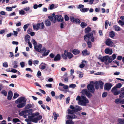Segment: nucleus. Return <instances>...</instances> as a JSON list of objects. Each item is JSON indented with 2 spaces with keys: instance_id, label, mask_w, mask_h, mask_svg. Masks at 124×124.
Masks as SVG:
<instances>
[{
  "instance_id": "f257e3e1",
  "label": "nucleus",
  "mask_w": 124,
  "mask_h": 124,
  "mask_svg": "<svg viewBox=\"0 0 124 124\" xmlns=\"http://www.w3.org/2000/svg\"><path fill=\"white\" fill-rule=\"evenodd\" d=\"M82 94L81 97L79 96H78L76 98V100L78 101V103L79 105L85 106L89 102L88 100L83 95L85 94L88 98H90L91 97L92 95L91 93L88 92L86 89L82 90Z\"/></svg>"
},
{
  "instance_id": "f03ea898",
  "label": "nucleus",
  "mask_w": 124,
  "mask_h": 124,
  "mask_svg": "<svg viewBox=\"0 0 124 124\" xmlns=\"http://www.w3.org/2000/svg\"><path fill=\"white\" fill-rule=\"evenodd\" d=\"M91 28L90 27H87L85 29V32L87 33L84 36V39L85 41H87L88 40H90L93 42L94 41V37L93 36V33L92 32L89 33L91 30Z\"/></svg>"
},
{
  "instance_id": "7ed1b4c3",
  "label": "nucleus",
  "mask_w": 124,
  "mask_h": 124,
  "mask_svg": "<svg viewBox=\"0 0 124 124\" xmlns=\"http://www.w3.org/2000/svg\"><path fill=\"white\" fill-rule=\"evenodd\" d=\"M26 101L24 97H22L16 101L15 103L16 104H19L17 105V107L19 108H21L25 106Z\"/></svg>"
},
{
  "instance_id": "20e7f679",
  "label": "nucleus",
  "mask_w": 124,
  "mask_h": 124,
  "mask_svg": "<svg viewBox=\"0 0 124 124\" xmlns=\"http://www.w3.org/2000/svg\"><path fill=\"white\" fill-rule=\"evenodd\" d=\"M62 56L63 59H67V58L70 59L73 56L72 54L70 52H68L67 50L64 51V53L62 54Z\"/></svg>"
},
{
  "instance_id": "39448f33",
  "label": "nucleus",
  "mask_w": 124,
  "mask_h": 124,
  "mask_svg": "<svg viewBox=\"0 0 124 124\" xmlns=\"http://www.w3.org/2000/svg\"><path fill=\"white\" fill-rule=\"evenodd\" d=\"M32 110V109H30L22 111L19 113V115L21 116H23V117L26 118L28 115H29V113H30V112Z\"/></svg>"
},
{
  "instance_id": "423d86ee",
  "label": "nucleus",
  "mask_w": 124,
  "mask_h": 124,
  "mask_svg": "<svg viewBox=\"0 0 124 124\" xmlns=\"http://www.w3.org/2000/svg\"><path fill=\"white\" fill-rule=\"evenodd\" d=\"M94 83L92 81L90 82V83L87 86V88L89 91L93 93L94 91Z\"/></svg>"
},
{
  "instance_id": "0eeeda50",
  "label": "nucleus",
  "mask_w": 124,
  "mask_h": 124,
  "mask_svg": "<svg viewBox=\"0 0 124 124\" xmlns=\"http://www.w3.org/2000/svg\"><path fill=\"white\" fill-rule=\"evenodd\" d=\"M70 108L72 109H74L75 112H77L82 109L81 107L78 106H76L75 107L72 105L70 106Z\"/></svg>"
},
{
  "instance_id": "6e6552de",
  "label": "nucleus",
  "mask_w": 124,
  "mask_h": 124,
  "mask_svg": "<svg viewBox=\"0 0 124 124\" xmlns=\"http://www.w3.org/2000/svg\"><path fill=\"white\" fill-rule=\"evenodd\" d=\"M41 51L43 52V53L42 54V56H40L41 58L47 55L49 52V50H46L45 47H43Z\"/></svg>"
},
{
  "instance_id": "1a4fd4ad",
  "label": "nucleus",
  "mask_w": 124,
  "mask_h": 124,
  "mask_svg": "<svg viewBox=\"0 0 124 124\" xmlns=\"http://www.w3.org/2000/svg\"><path fill=\"white\" fill-rule=\"evenodd\" d=\"M42 47V45L41 44H38L34 47L35 50L38 52L41 51V48Z\"/></svg>"
},
{
  "instance_id": "9d476101",
  "label": "nucleus",
  "mask_w": 124,
  "mask_h": 124,
  "mask_svg": "<svg viewBox=\"0 0 124 124\" xmlns=\"http://www.w3.org/2000/svg\"><path fill=\"white\" fill-rule=\"evenodd\" d=\"M106 45L111 47L113 46L114 45L113 42L110 39H108L106 40Z\"/></svg>"
},
{
  "instance_id": "9b49d317",
  "label": "nucleus",
  "mask_w": 124,
  "mask_h": 124,
  "mask_svg": "<svg viewBox=\"0 0 124 124\" xmlns=\"http://www.w3.org/2000/svg\"><path fill=\"white\" fill-rule=\"evenodd\" d=\"M112 86V85L111 83H107L105 84L104 88V89L108 91L110 90Z\"/></svg>"
},
{
  "instance_id": "f8f14e48",
  "label": "nucleus",
  "mask_w": 124,
  "mask_h": 124,
  "mask_svg": "<svg viewBox=\"0 0 124 124\" xmlns=\"http://www.w3.org/2000/svg\"><path fill=\"white\" fill-rule=\"evenodd\" d=\"M111 92L114 94L116 95L119 94L120 93L119 91H117V89L115 87H113L111 90Z\"/></svg>"
},
{
  "instance_id": "ddd939ff",
  "label": "nucleus",
  "mask_w": 124,
  "mask_h": 124,
  "mask_svg": "<svg viewBox=\"0 0 124 124\" xmlns=\"http://www.w3.org/2000/svg\"><path fill=\"white\" fill-rule=\"evenodd\" d=\"M104 52L106 54L111 55L113 53V50L111 48H107L105 49Z\"/></svg>"
},
{
  "instance_id": "4468645a",
  "label": "nucleus",
  "mask_w": 124,
  "mask_h": 124,
  "mask_svg": "<svg viewBox=\"0 0 124 124\" xmlns=\"http://www.w3.org/2000/svg\"><path fill=\"white\" fill-rule=\"evenodd\" d=\"M71 21L73 22H75L79 24L81 23L80 20L78 18H75L74 17H72L70 18Z\"/></svg>"
},
{
  "instance_id": "2eb2a0df",
  "label": "nucleus",
  "mask_w": 124,
  "mask_h": 124,
  "mask_svg": "<svg viewBox=\"0 0 124 124\" xmlns=\"http://www.w3.org/2000/svg\"><path fill=\"white\" fill-rule=\"evenodd\" d=\"M47 66V65L44 62H42L39 66V69L42 70L44 69Z\"/></svg>"
},
{
  "instance_id": "dca6fc26",
  "label": "nucleus",
  "mask_w": 124,
  "mask_h": 124,
  "mask_svg": "<svg viewBox=\"0 0 124 124\" xmlns=\"http://www.w3.org/2000/svg\"><path fill=\"white\" fill-rule=\"evenodd\" d=\"M13 96L12 92L11 91H9L8 93L7 98L9 100H10Z\"/></svg>"
},
{
  "instance_id": "f3484780",
  "label": "nucleus",
  "mask_w": 124,
  "mask_h": 124,
  "mask_svg": "<svg viewBox=\"0 0 124 124\" xmlns=\"http://www.w3.org/2000/svg\"><path fill=\"white\" fill-rule=\"evenodd\" d=\"M95 84H98L100 85V87L101 89H102L103 87L104 83L101 81H96Z\"/></svg>"
},
{
  "instance_id": "a211bd4d",
  "label": "nucleus",
  "mask_w": 124,
  "mask_h": 124,
  "mask_svg": "<svg viewBox=\"0 0 124 124\" xmlns=\"http://www.w3.org/2000/svg\"><path fill=\"white\" fill-rule=\"evenodd\" d=\"M61 59V56L59 54H58L55 56L54 58V60L55 61H58Z\"/></svg>"
},
{
  "instance_id": "6ab92c4d",
  "label": "nucleus",
  "mask_w": 124,
  "mask_h": 124,
  "mask_svg": "<svg viewBox=\"0 0 124 124\" xmlns=\"http://www.w3.org/2000/svg\"><path fill=\"white\" fill-rule=\"evenodd\" d=\"M108 59V56L107 55L104 57L102 58H101V60L102 62H104V61L107 62V61Z\"/></svg>"
},
{
  "instance_id": "aec40b11",
  "label": "nucleus",
  "mask_w": 124,
  "mask_h": 124,
  "mask_svg": "<svg viewBox=\"0 0 124 124\" xmlns=\"http://www.w3.org/2000/svg\"><path fill=\"white\" fill-rule=\"evenodd\" d=\"M39 25V29L40 30L43 29L45 28V26L43 23L42 22L40 23H38Z\"/></svg>"
},
{
  "instance_id": "412c9836",
  "label": "nucleus",
  "mask_w": 124,
  "mask_h": 124,
  "mask_svg": "<svg viewBox=\"0 0 124 124\" xmlns=\"http://www.w3.org/2000/svg\"><path fill=\"white\" fill-rule=\"evenodd\" d=\"M82 54L83 55L85 56L89 55V53L88 52L87 50L85 49L82 51Z\"/></svg>"
},
{
  "instance_id": "4be33fe9",
  "label": "nucleus",
  "mask_w": 124,
  "mask_h": 124,
  "mask_svg": "<svg viewBox=\"0 0 124 124\" xmlns=\"http://www.w3.org/2000/svg\"><path fill=\"white\" fill-rule=\"evenodd\" d=\"M39 25L38 23H37L36 25H34L33 26V29L36 31H38L39 29Z\"/></svg>"
},
{
  "instance_id": "5701e85b",
  "label": "nucleus",
  "mask_w": 124,
  "mask_h": 124,
  "mask_svg": "<svg viewBox=\"0 0 124 124\" xmlns=\"http://www.w3.org/2000/svg\"><path fill=\"white\" fill-rule=\"evenodd\" d=\"M72 52L74 54L77 55L79 53L80 51L78 49H74L72 51Z\"/></svg>"
},
{
  "instance_id": "b1692460",
  "label": "nucleus",
  "mask_w": 124,
  "mask_h": 124,
  "mask_svg": "<svg viewBox=\"0 0 124 124\" xmlns=\"http://www.w3.org/2000/svg\"><path fill=\"white\" fill-rule=\"evenodd\" d=\"M45 22L46 26H49L51 25L50 21L48 19L45 20Z\"/></svg>"
},
{
  "instance_id": "393cba45",
  "label": "nucleus",
  "mask_w": 124,
  "mask_h": 124,
  "mask_svg": "<svg viewBox=\"0 0 124 124\" xmlns=\"http://www.w3.org/2000/svg\"><path fill=\"white\" fill-rule=\"evenodd\" d=\"M17 62L16 61H14L12 64L13 65V68H16L18 67L17 65Z\"/></svg>"
},
{
  "instance_id": "a878e982",
  "label": "nucleus",
  "mask_w": 124,
  "mask_h": 124,
  "mask_svg": "<svg viewBox=\"0 0 124 124\" xmlns=\"http://www.w3.org/2000/svg\"><path fill=\"white\" fill-rule=\"evenodd\" d=\"M29 114L30 115H32L35 116L39 115V113L38 112H36L34 113H33L31 112H30V113H29Z\"/></svg>"
},
{
  "instance_id": "bb28decb",
  "label": "nucleus",
  "mask_w": 124,
  "mask_h": 124,
  "mask_svg": "<svg viewBox=\"0 0 124 124\" xmlns=\"http://www.w3.org/2000/svg\"><path fill=\"white\" fill-rule=\"evenodd\" d=\"M109 36L111 38L114 37L115 36V32L113 31H111L109 33Z\"/></svg>"
},
{
  "instance_id": "cd10ccee",
  "label": "nucleus",
  "mask_w": 124,
  "mask_h": 124,
  "mask_svg": "<svg viewBox=\"0 0 124 124\" xmlns=\"http://www.w3.org/2000/svg\"><path fill=\"white\" fill-rule=\"evenodd\" d=\"M89 10V8H81L80 9V11L82 12H85L88 11Z\"/></svg>"
},
{
  "instance_id": "c85d7f7f",
  "label": "nucleus",
  "mask_w": 124,
  "mask_h": 124,
  "mask_svg": "<svg viewBox=\"0 0 124 124\" xmlns=\"http://www.w3.org/2000/svg\"><path fill=\"white\" fill-rule=\"evenodd\" d=\"M58 15H56L54 17L53 19L54 20L53 21V22L54 23H55L56 21H58Z\"/></svg>"
},
{
  "instance_id": "c756f323",
  "label": "nucleus",
  "mask_w": 124,
  "mask_h": 124,
  "mask_svg": "<svg viewBox=\"0 0 124 124\" xmlns=\"http://www.w3.org/2000/svg\"><path fill=\"white\" fill-rule=\"evenodd\" d=\"M86 62V61L83 60L82 62V64H80L79 65V67L80 68H83L85 66V65L84 64V63Z\"/></svg>"
},
{
  "instance_id": "7c9ffc66",
  "label": "nucleus",
  "mask_w": 124,
  "mask_h": 124,
  "mask_svg": "<svg viewBox=\"0 0 124 124\" xmlns=\"http://www.w3.org/2000/svg\"><path fill=\"white\" fill-rule=\"evenodd\" d=\"M30 38L28 35H26L25 36V40L26 41H28L30 40Z\"/></svg>"
},
{
  "instance_id": "2f4dec72",
  "label": "nucleus",
  "mask_w": 124,
  "mask_h": 124,
  "mask_svg": "<svg viewBox=\"0 0 124 124\" xmlns=\"http://www.w3.org/2000/svg\"><path fill=\"white\" fill-rule=\"evenodd\" d=\"M114 28L116 31H118L120 30V28L117 25H115L114 26Z\"/></svg>"
},
{
  "instance_id": "473e14b6",
  "label": "nucleus",
  "mask_w": 124,
  "mask_h": 124,
  "mask_svg": "<svg viewBox=\"0 0 124 124\" xmlns=\"http://www.w3.org/2000/svg\"><path fill=\"white\" fill-rule=\"evenodd\" d=\"M87 25V24L86 23L82 22L80 26H81L82 28H84Z\"/></svg>"
},
{
  "instance_id": "72a5a7b5",
  "label": "nucleus",
  "mask_w": 124,
  "mask_h": 124,
  "mask_svg": "<svg viewBox=\"0 0 124 124\" xmlns=\"http://www.w3.org/2000/svg\"><path fill=\"white\" fill-rule=\"evenodd\" d=\"M66 124H74V123L72 121V120H68L66 121Z\"/></svg>"
},
{
  "instance_id": "f704fd0d",
  "label": "nucleus",
  "mask_w": 124,
  "mask_h": 124,
  "mask_svg": "<svg viewBox=\"0 0 124 124\" xmlns=\"http://www.w3.org/2000/svg\"><path fill=\"white\" fill-rule=\"evenodd\" d=\"M118 121L121 124H124V118L123 119H118Z\"/></svg>"
},
{
  "instance_id": "c9c22d12",
  "label": "nucleus",
  "mask_w": 124,
  "mask_h": 124,
  "mask_svg": "<svg viewBox=\"0 0 124 124\" xmlns=\"http://www.w3.org/2000/svg\"><path fill=\"white\" fill-rule=\"evenodd\" d=\"M68 114H73L74 112H75L74 111V109H72V110H70V109H69L68 110Z\"/></svg>"
},
{
  "instance_id": "e433bc0d",
  "label": "nucleus",
  "mask_w": 124,
  "mask_h": 124,
  "mask_svg": "<svg viewBox=\"0 0 124 124\" xmlns=\"http://www.w3.org/2000/svg\"><path fill=\"white\" fill-rule=\"evenodd\" d=\"M54 115V118L55 120H56L58 117L59 116V115L58 114H56L55 112H54L53 113Z\"/></svg>"
},
{
  "instance_id": "4c0bfd02",
  "label": "nucleus",
  "mask_w": 124,
  "mask_h": 124,
  "mask_svg": "<svg viewBox=\"0 0 124 124\" xmlns=\"http://www.w3.org/2000/svg\"><path fill=\"white\" fill-rule=\"evenodd\" d=\"M31 107L32 106L31 104L29 103L26 105L25 108L26 109H29L31 108Z\"/></svg>"
},
{
  "instance_id": "58836bf2",
  "label": "nucleus",
  "mask_w": 124,
  "mask_h": 124,
  "mask_svg": "<svg viewBox=\"0 0 124 124\" xmlns=\"http://www.w3.org/2000/svg\"><path fill=\"white\" fill-rule=\"evenodd\" d=\"M89 40L87 41H88L87 42V44L88 47L89 48H91L92 46V43Z\"/></svg>"
},
{
  "instance_id": "ea45409f",
  "label": "nucleus",
  "mask_w": 124,
  "mask_h": 124,
  "mask_svg": "<svg viewBox=\"0 0 124 124\" xmlns=\"http://www.w3.org/2000/svg\"><path fill=\"white\" fill-rule=\"evenodd\" d=\"M31 42L33 44L34 47L37 45V42L34 39H32V40Z\"/></svg>"
},
{
  "instance_id": "a19ab883",
  "label": "nucleus",
  "mask_w": 124,
  "mask_h": 124,
  "mask_svg": "<svg viewBox=\"0 0 124 124\" xmlns=\"http://www.w3.org/2000/svg\"><path fill=\"white\" fill-rule=\"evenodd\" d=\"M122 86V85L121 83H118L116 85L115 87L116 88H120Z\"/></svg>"
},
{
  "instance_id": "79ce46f5",
  "label": "nucleus",
  "mask_w": 124,
  "mask_h": 124,
  "mask_svg": "<svg viewBox=\"0 0 124 124\" xmlns=\"http://www.w3.org/2000/svg\"><path fill=\"white\" fill-rule=\"evenodd\" d=\"M69 86L70 88L74 89L76 86L75 84H72L70 85Z\"/></svg>"
},
{
  "instance_id": "37998d69",
  "label": "nucleus",
  "mask_w": 124,
  "mask_h": 124,
  "mask_svg": "<svg viewBox=\"0 0 124 124\" xmlns=\"http://www.w3.org/2000/svg\"><path fill=\"white\" fill-rule=\"evenodd\" d=\"M109 23V22L108 20H106V21L105 24V28L106 29H107V27Z\"/></svg>"
},
{
  "instance_id": "c03bdc74",
  "label": "nucleus",
  "mask_w": 124,
  "mask_h": 124,
  "mask_svg": "<svg viewBox=\"0 0 124 124\" xmlns=\"http://www.w3.org/2000/svg\"><path fill=\"white\" fill-rule=\"evenodd\" d=\"M54 4H52L50 5L48 7V9L50 10H52L54 8Z\"/></svg>"
},
{
  "instance_id": "a18cd8bd",
  "label": "nucleus",
  "mask_w": 124,
  "mask_h": 124,
  "mask_svg": "<svg viewBox=\"0 0 124 124\" xmlns=\"http://www.w3.org/2000/svg\"><path fill=\"white\" fill-rule=\"evenodd\" d=\"M25 62H21L20 63V65L21 67L23 68L25 66Z\"/></svg>"
},
{
  "instance_id": "49530a36",
  "label": "nucleus",
  "mask_w": 124,
  "mask_h": 124,
  "mask_svg": "<svg viewBox=\"0 0 124 124\" xmlns=\"http://www.w3.org/2000/svg\"><path fill=\"white\" fill-rule=\"evenodd\" d=\"M73 118V116H70L69 115H68L67 116V119L69 120H71Z\"/></svg>"
},
{
  "instance_id": "de8ad7c7",
  "label": "nucleus",
  "mask_w": 124,
  "mask_h": 124,
  "mask_svg": "<svg viewBox=\"0 0 124 124\" xmlns=\"http://www.w3.org/2000/svg\"><path fill=\"white\" fill-rule=\"evenodd\" d=\"M115 103L116 104H118L121 103V100L119 99H117L115 100Z\"/></svg>"
},
{
  "instance_id": "09e8293b",
  "label": "nucleus",
  "mask_w": 124,
  "mask_h": 124,
  "mask_svg": "<svg viewBox=\"0 0 124 124\" xmlns=\"http://www.w3.org/2000/svg\"><path fill=\"white\" fill-rule=\"evenodd\" d=\"M6 9L7 11H12V8L11 7H8L6 8Z\"/></svg>"
},
{
  "instance_id": "8fccbe9b",
  "label": "nucleus",
  "mask_w": 124,
  "mask_h": 124,
  "mask_svg": "<svg viewBox=\"0 0 124 124\" xmlns=\"http://www.w3.org/2000/svg\"><path fill=\"white\" fill-rule=\"evenodd\" d=\"M38 120L37 117H36L35 118H33V119L32 121V122L34 123H37L38 122Z\"/></svg>"
},
{
  "instance_id": "3c124183",
  "label": "nucleus",
  "mask_w": 124,
  "mask_h": 124,
  "mask_svg": "<svg viewBox=\"0 0 124 124\" xmlns=\"http://www.w3.org/2000/svg\"><path fill=\"white\" fill-rule=\"evenodd\" d=\"M3 66L5 68H7L8 67V65L7 62H5L3 64Z\"/></svg>"
},
{
  "instance_id": "603ef678",
  "label": "nucleus",
  "mask_w": 124,
  "mask_h": 124,
  "mask_svg": "<svg viewBox=\"0 0 124 124\" xmlns=\"http://www.w3.org/2000/svg\"><path fill=\"white\" fill-rule=\"evenodd\" d=\"M108 93L107 92H104L102 94V97L103 98L105 97L107 95Z\"/></svg>"
},
{
  "instance_id": "864d4df0",
  "label": "nucleus",
  "mask_w": 124,
  "mask_h": 124,
  "mask_svg": "<svg viewBox=\"0 0 124 124\" xmlns=\"http://www.w3.org/2000/svg\"><path fill=\"white\" fill-rule=\"evenodd\" d=\"M13 121L14 123H16L17 122H19L20 121V120L18 118H14L13 120Z\"/></svg>"
},
{
  "instance_id": "5fc2aeb1",
  "label": "nucleus",
  "mask_w": 124,
  "mask_h": 124,
  "mask_svg": "<svg viewBox=\"0 0 124 124\" xmlns=\"http://www.w3.org/2000/svg\"><path fill=\"white\" fill-rule=\"evenodd\" d=\"M118 23L121 26H123L124 25V22L122 21L121 20H119Z\"/></svg>"
},
{
  "instance_id": "6e6d98bb",
  "label": "nucleus",
  "mask_w": 124,
  "mask_h": 124,
  "mask_svg": "<svg viewBox=\"0 0 124 124\" xmlns=\"http://www.w3.org/2000/svg\"><path fill=\"white\" fill-rule=\"evenodd\" d=\"M11 71H10L9 72L14 73H16L17 71V70L15 69L12 68H11Z\"/></svg>"
},
{
  "instance_id": "4d7b16f0",
  "label": "nucleus",
  "mask_w": 124,
  "mask_h": 124,
  "mask_svg": "<svg viewBox=\"0 0 124 124\" xmlns=\"http://www.w3.org/2000/svg\"><path fill=\"white\" fill-rule=\"evenodd\" d=\"M111 57L112 59L114 60L115 59L116 57V56L115 54H113L112 56H110Z\"/></svg>"
},
{
  "instance_id": "13d9d810",
  "label": "nucleus",
  "mask_w": 124,
  "mask_h": 124,
  "mask_svg": "<svg viewBox=\"0 0 124 124\" xmlns=\"http://www.w3.org/2000/svg\"><path fill=\"white\" fill-rule=\"evenodd\" d=\"M19 96V95L17 93H15L14 94V95L13 97V98L15 99L17 97Z\"/></svg>"
},
{
  "instance_id": "bf43d9fd",
  "label": "nucleus",
  "mask_w": 124,
  "mask_h": 124,
  "mask_svg": "<svg viewBox=\"0 0 124 124\" xmlns=\"http://www.w3.org/2000/svg\"><path fill=\"white\" fill-rule=\"evenodd\" d=\"M31 116H28V118H29L30 121H31L32 122V120L34 116H33L32 115Z\"/></svg>"
},
{
  "instance_id": "052dcab7",
  "label": "nucleus",
  "mask_w": 124,
  "mask_h": 124,
  "mask_svg": "<svg viewBox=\"0 0 124 124\" xmlns=\"http://www.w3.org/2000/svg\"><path fill=\"white\" fill-rule=\"evenodd\" d=\"M108 62L109 63H110L113 60V59H112V58H111V57L110 56L109 57L108 56Z\"/></svg>"
},
{
  "instance_id": "680f3d73",
  "label": "nucleus",
  "mask_w": 124,
  "mask_h": 124,
  "mask_svg": "<svg viewBox=\"0 0 124 124\" xmlns=\"http://www.w3.org/2000/svg\"><path fill=\"white\" fill-rule=\"evenodd\" d=\"M65 20V21H68L69 19V17L66 15H65L64 16Z\"/></svg>"
},
{
  "instance_id": "e2e57ef3",
  "label": "nucleus",
  "mask_w": 124,
  "mask_h": 124,
  "mask_svg": "<svg viewBox=\"0 0 124 124\" xmlns=\"http://www.w3.org/2000/svg\"><path fill=\"white\" fill-rule=\"evenodd\" d=\"M1 93L2 94H3L5 96H7V92L5 90L2 91L1 92Z\"/></svg>"
},
{
  "instance_id": "0e129e2a",
  "label": "nucleus",
  "mask_w": 124,
  "mask_h": 124,
  "mask_svg": "<svg viewBox=\"0 0 124 124\" xmlns=\"http://www.w3.org/2000/svg\"><path fill=\"white\" fill-rule=\"evenodd\" d=\"M48 18L51 21L53 22V18L52 16H49L48 17Z\"/></svg>"
},
{
  "instance_id": "69168bd1",
  "label": "nucleus",
  "mask_w": 124,
  "mask_h": 124,
  "mask_svg": "<svg viewBox=\"0 0 124 124\" xmlns=\"http://www.w3.org/2000/svg\"><path fill=\"white\" fill-rule=\"evenodd\" d=\"M19 13L21 15H24L25 14V12L23 10H21L19 11Z\"/></svg>"
},
{
  "instance_id": "338daca9",
  "label": "nucleus",
  "mask_w": 124,
  "mask_h": 124,
  "mask_svg": "<svg viewBox=\"0 0 124 124\" xmlns=\"http://www.w3.org/2000/svg\"><path fill=\"white\" fill-rule=\"evenodd\" d=\"M46 86L48 87L51 88L52 87V85L51 84H47L46 85Z\"/></svg>"
},
{
  "instance_id": "774afa93",
  "label": "nucleus",
  "mask_w": 124,
  "mask_h": 124,
  "mask_svg": "<svg viewBox=\"0 0 124 124\" xmlns=\"http://www.w3.org/2000/svg\"><path fill=\"white\" fill-rule=\"evenodd\" d=\"M30 9V8L29 7H26L23 9L25 10L26 11H29Z\"/></svg>"
}]
</instances>
